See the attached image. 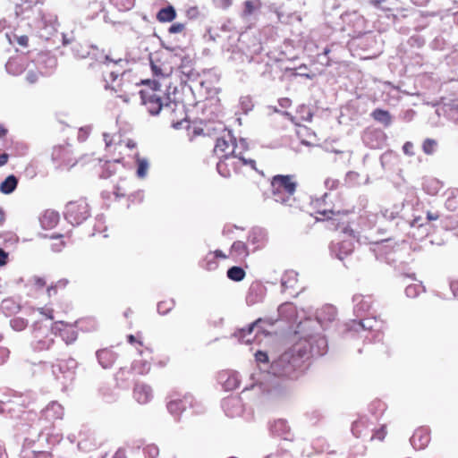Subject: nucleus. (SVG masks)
Here are the masks:
<instances>
[{
	"label": "nucleus",
	"mask_w": 458,
	"mask_h": 458,
	"mask_svg": "<svg viewBox=\"0 0 458 458\" xmlns=\"http://www.w3.org/2000/svg\"><path fill=\"white\" fill-rule=\"evenodd\" d=\"M246 149L245 140L241 139L235 142L229 133L217 139L214 153L219 159L216 165L218 173L223 177H230L242 170L256 171L255 161L243 156Z\"/></svg>",
	"instance_id": "1"
},
{
	"label": "nucleus",
	"mask_w": 458,
	"mask_h": 458,
	"mask_svg": "<svg viewBox=\"0 0 458 458\" xmlns=\"http://www.w3.org/2000/svg\"><path fill=\"white\" fill-rule=\"evenodd\" d=\"M273 198L276 202L293 205L295 201L293 194L296 189V182L290 175H276L271 182Z\"/></svg>",
	"instance_id": "2"
},
{
	"label": "nucleus",
	"mask_w": 458,
	"mask_h": 458,
	"mask_svg": "<svg viewBox=\"0 0 458 458\" xmlns=\"http://www.w3.org/2000/svg\"><path fill=\"white\" fill-rule=\"evenodd\" d=\"M144 88L140 90L143 105L151 114H157L162 108L160 84L156 81H142Z\"/></svg>",
	"instance_id": "3"
},
{
	"label": "nucleus",
	"mask_w": 458,
	"mask_h": 458,
	"mask_svg": "<svg viewBox=\"0 0 458 458\" xmlns=\"http://www.w3.org/2000/svg\"><path fill=\"white\" fill-rule=\"evenodd\" d=\"M89 207L85 199L70 201L65 208V218L72 225H80L89 216Z\"/></svg>",
	"instance_id": "4"
},
{
	"label": "nucleus",
	"mask_w": 458,
	"mask_h": 458,
	"mask_svg": "<svg viewBox=\"0 0 458 458\" xmlns=\"http://www.w3.org/2000/svg\"><path fill=\"white\" fill-rule=\"evenodd\" d=\"M354 247V236L352 233L344 231L341 235L332 242L331 252L338 259L343 260L350 255Z\"/></svg>",
	"instance_id": "5"
},
{
	"label": "nucleus",
	"mask_w": 458,
	"mask_h": 458,
	"mask_svg": "<svg viewBox=\"0 0 458 458\" xmlns=\"http://www.w3.org/2000/svg\"><path fill=\"white\" fill-rule=\"evenodd\" d=\"M52 159L56 162L60 167L72 166L75 165L72 151L63 146L54 147L52 150Z\"/></svg>",
	"instance_id": "6"
},
{
	"label": "nucleus",
	"mask_w": 458,
	"mask_h": 458,
	"mask_svg": "<svg viewBox=\"0 0 458 458\" xmlns=\"http://www.w3.org/2000/svg\"><path fill=\"white\" fill-rule=\"evenodd\" d=\"M64 416V408L56 402L49 403L42 411L40 420L49 422L51 425L58 420H62Z\"/></svg>",
	"instance_id": "7"
},
{
	"label": "nucleus",
	"mask_w": 458,
	"mask_h": 458,
	"mask_svg": "<svg viewBox=\"0 0 458 458\" xmlns=\"http://www.w3.org/2000/svg\"><path fill=\"white\" fill-rule=\"evenodd\" d=\"M192 402L190 395L184 396L183 399H174L168 403L167 409L172 415L177 417L186 409L187 404L191 406Z\"/></svg>",
	"instance_id": "8"
},
{
	"label": "nucleus",
	"mask_w": 458,
	"mask_h": 458,
	"mask_svg": "<svg viewBox=\"0 0 458 458\" xmlns=\"http://www.w3.org/2000/svg\"><path fill=\"white\" fill-rule=\"evenodd\" d=\"M55 328L59 331L61 337L66 344H72L77 339V332L70 324L63 321L55 322Z\"/></svg>",
	"instance_id": "9"
},
{
	"label": "nucleus",
	"mask_w": 458,
	"mask_h": 458,
	"mask_svg": "<svg viewBox=\"0 0 458 458\" xmlns=\"http://www.w3.org/2000/svg\"><path fill=\"white\" fill-rule=\"evenodd\" d=\"M250 254L248 246L242 242H235L230 250V257L235 261L244 260Z\"/></svg>",
	"instance_id": "10"
},
{
	"label": "nucleus",
	"mask_w": 458,
	"mask_h": 458,
	"mask_svg": "<svg viewBox=\"0 0 458 458\" xmlns=\"http://www.w3.org/2000/svg\"><path fill=\"white\" fill-rule=\"evenodd\" d=\"M219 381L223 384L226 390H233L238 387L240 380L238 374L235 372H222L219 375Z\"/></svg>",
	"instance_id": "11"
},
{
	"label": "nucleus",
	"mask_w": 458,
	"mask_h": 458,
	"mask_svg": "<svg viewBox=\"0 0 458 458\" xmlns=\"http://www.w3.org/2000/svg\"><path fill=\"white\" fill-rule=\"evenodd\" d=\"M429 442V434L422 428L417 429L411 437V443L416 449H423Z\"/></svg>",
	"instance_id": "12"
},
{
	"label": "nucleus",
	"mask_w": 458,
	"mask_h": 458,
	"mask_svg": "<svg viewBox=\"0 0 458 458\" xmlns=\"http://www.w3.org/2000/svg\"><path fill=\"white\" fill-rule=\"evenodd\" d=\"M223 407L225 413L230 417H234L242 412L241 401L238 398H227L223 403Z\"/></svg>",
	"instance_id": "13"
},
{
	"label": "nucleus",
	"mask_w": 458,
	"mask_h": 458,
	"mask_svg": "<svg viewBox=\"0 0 458 458\" xmlns=\"http://www.w3.org/2000/svg\"><path fill=\"white\" fill-rule=\"evenodd\" d=\"M54 344V339L50 335L43 336L39 331L34 333L33 346L37 351L48 350Z\"/></svg>",
	"instance_id": "14"
},
{
	"label": "nucleus",
	"mask_w": 458,
	"mask_h": 458,
	"mask_svg": "<svg viewBox=\"0 0 458 458\" xmlns=\"http://www.w3.org/2000/svg\"><path fill=\"white\" fill-rule=\"evenodd\" d=\"M59 214L54 210H46L40 216V224L43 228L50 229L59 222Z\"/></svg>",
	"instance_id": "15"
},
{
	"label": "nucleus",
	"mask_w": 458,
	"mask_h": 458,
	"mask_svg": "<svg viewBox=\"0 0 458 458\" xmlns=\"http://www.w3.org/2000/svg\"><path fill=\"white\" fill-rule=\"evenodd\" d=\"M134 398L139 403H147L152 398V390L147 385H137L134 389Z\"/></svg>",
	"instance_id": "16"
},
{
	"label": "nucleus",
	"mask_w": 458,
	"mask_h": 458,
	"mask_svg": "<svg viewBox=\"0 0 458 458\" xmlns=\"http://www.w3.org/2000/svg\"><path fill=\"white\" fill-rule=\"evenodd\" d=\"M263 298V287L259 284H252L250 287V290L248 292L246 301L248 304L252 305L259 301H260Z\"/></svg>",
	"instance_id": "17"
},
{
	"label": "nucleus",
	"mask_w": 458,
	"mask_h": 458,
	"mask_svg": "<svg viewBox=\"0 0 458 458\" xmlns=\"http://www.w3.org/2000/svg\"><path fill=\"white\" fill-rule=\"evenodd\" d=\"M175 17L176 12L174 8L171 5L161 9L157 14V19L160 22H170L174 21Z\"/></svg>",
	"instance_id": "18"
},
{
	"label": "nucleus",
	"mask_w": 458,
	"mask_h": 458,
	"mask_svg": "<svg viewBox=\"0 0 458 458\" xmlns=\"http://www.w3.org/2000/svg\"><path fill=\"white\" fill-rule=\"evenodd\" d=\"M18 180L14 175H9L0 184V191L4 194L12 193L17 187Z\"/></svg>",
	"instance_id": "19"
},
{
	"label": "nucleus",
	"mask_w": 458,
	"mask_h": 458,
	"mask_svg": "<svg viewBox=\"0 0 458 458\" xmlns=\"http://www.w3.org/2000/svg\"><path fill=\"white\" fill-rule=\"evenodd\" d=\"M99 363L103 368H110L114 362L113 352L109 350H100L97 352Z\"/></svg>",
	"instance_id": "20"
},
{
	"label": "nucleus",
	"mask_w": 458,
	"mask_h": 458,
	"mask_svg": "<svg viewBox=\"0 0 458 458\" xmlns=\"http://www.w3.org/2000/svg\"><path fill=\"white\" fill-rule=\"evenodd\" d=\"M335 309L333 306H325L317 315L319 322L331 321L335 317Z\"/></svg>",
	"instance_id": "21"
},
{
	"label": "nucleus",
	"mask_w": 458,
	"mask_h": 458,
	"mask_svg": "<svg viewBox=\"0 0 458 458\" xmlns=\"http://www.w3.org/2000/svg\"><path fill=\"white\" fill-rule=\"evenodd\" d=\"M371 116L377 122L388 126L391 123V115L388 111L383 109H376L372 112Z\"/></svg>",
	"instance_id": "22"
},
{
	"label": "nucleus",
	"mask_w": 458,
	"mask_h": 458,
	"mask_svg": "<svg viewBox=\"0 0 458 458\" xmlns=\"http://www.w3.org/2000/svg\"><path fill=\"white\" fill-rule=\"evenodd\" d=\"M271 429L275 434L282 436L284 438H286V434L289 431V427L285 420H278L274 422V424L271 427Z\"/></svg>",
	"instance_id": "23"
},
{
	"label": "nucleus",
	"mask_w": 458,
	"mask_h": 458,
	"mask_svg": "<svg viewBox=\"0 0 458 458\" xmlns=\"http://www.w3.org/2000/svg\"><path fill=\"white\" fill-rule=\"evenodd\" d=\"M6 37L11 44H17L21 47L29 46V37L27 35H17L12 32L11 34H6Z\"/></svg>",
	"instance_id": "24"
},
{
	"label": "nucleus",
	"mask_w": 458,
	"mask_h": 458,
	"mask_svg": "<svg viewBox=\"0 0 458 458\" xmlns=\"http://www.w3.org/2000/svg\"><path fill=\"white\" fill-rule=\"evenodd\" d=\"M135 157H136V161H137V165H138V168H137V176L139 178H144L146 175H147V173H148V162L146 158H140L139 157V155L136 153L135 154Z\"/></svg>",
	"instance_id": "25"
},
{
	"label": "nucleus",
	"mask_w": 458,
	"mask_h": 458,
	"mask_svg": "<svg viewBox=\"0 0 458 458\" xmlns=\"http://www.w3.org/2000/svg\"><path fill=\"white\" fill-rule=\"evenodd\" d=\"M132 369L139 374H145L150 369V362L148 360H135Z\"/></svg>",
	"instance_id": "26"
},
{
	"label": "nucleus",
	"mask_w": 458,
	"mask_h": 458,
	"mask_svg": "<svg viewBox=\"0 0 458 458\" xmlns=\"http://www.w3.org/2000/svg\"><path fill=\"white\" fill-rule=\"evenodd\" d=\"M227 276L233 281L240 282L245 277V271L240 267H233L228 269Z\"/></svg>",
	"instance_id": "27"
},
{
	"label": "nucleus",
	"mask_w": 458,
	"mask_h": 458,
	"mask_svg": "<svg viewBox=\"0 0 458 458\" xmlns=\"http://www.w3.org/2000/svg\"><path fill=\"white\" fill-rule=\"evenodd\" d=\"M249 242H252L253 244L258 243L251 250L252 251H254L255 250L259 249L264 244L265 236L261 232H253L249 237Z\"/></svg>",
	"instance_id": "28"
},
{
	"label": "nucleus",
	"mask_w": 458,
	"mask_h": 458,
	"mask_svg": "<svg viewBox=\"0 0 458 458\" xmlns=\"http://www.w3.org/2000/svg\"><path fill=\"white\" fill-rule=\"evenodd\" d=\"M365 298L361 295H356L353 297V301L355 303V310H357L358 312L364 311L369 308V304L367 301L364 300Z\"/></svg>",
	"instance_id": "29"
},
{
	"label": "nucleus",
	"mask_w": 458,
	"mask_h": 458,
	"mask_svg": "<svg viewBox=\"0 0 458 458\" xmlns=\"http://www.w3.org/2000/svg\"><path fill=\"white\" fill-rule=\"evenodd\" d=\"M421 285L419 284H410L405 288V293L410 298H415L421 291Z\"/></svg>",
	"instance_id": "30"
},
{
	"label": "nucleus",
	"mask_w": 458,
	"mask_h": 458,
	"mask_svg": "<svg viewBox=\"0 0 458 458\" xmlns=\"http://www.w3.org/2000/svg\"><path fill=\"white\" fill-rule=\"evenodd\" d=\"M260 5L258 0L255 1H246L244 3V13L246 15H250L253 13V11L259 8Z\"/></svg>",
	"instance_id": "31"
},
{
	"label": "nucleus",
	"mask_w": 458,
	"mask_h": 458,
	"mask_svg": "<svg viewBox=\"0 0 458 458\" xmlns=\"http://www.w3.org/2000/svg\"><path fill=\"white\" fill-rule=\"evenodd\" d=\"M135 4V0H116V6L120 11H128L131 10Z\"/></svg>",
	"instance_id": "32"
},
{
	"label": "nucleus",
	"mask_w": 458,
	"mask_h": 458,
	"mask_svg": "<svg viewBox=\"0 0 458 458\" xmlns=\"http://www.w3.org/2000/svg\"><path fill=\"white\" fill-rule=\"evenodd\" d=\"M159 454V449L156 445H148L145 447V455L148 458H156Z\"/></svg>",
	"instance_id": "33"
},
{
	"label": "nucleus",
	"mask_w": 458,
	"mask_h": 458,
	"mask_svg": "<svg viewBox=\"0 0 458 458\" xmlns=\"http://www.w3.org/2000/svg\"><path fill=\"white\" fill-rule=\"evenodd\" d=\"M262 322H263V321H262L261 319H258V320H257V321H255L251 326H250V327H248V329H247V330L242 329V330L241 331V336H242V338H244V337L246 336V334H250L254 329H256V330H257V332H259V328L261 327H260V324H261Z\"/></svg>",
	"instance_id": "34"
},
{
	"label": "nucleus",
	"mask_w": 458,
	"mask_h": 458,
	"mask_svg": "<svg viewBox=\"0 0 458 458\" xmlns=\"http://www.w3.org/2000/svg\"><path fill=\"white\" fill-rule=\"evenodd\" d=\"M66 285V282L64 281H59L57 284H55V285H50L47 288V295L48 297H51L52 295H55L56 293H57V288L58 286H63L64 287Z\"/></svg>",
	"instance_id": "35"
},
{
	"label": "nucleus",
	"mask_w": 458,
	"mask_h": 458,
	"mask_svg": "<svg viewBox=\"0 0 458 458\" xmlns=\"http://www.w3.org/2000/svg\"><path fill=\"white\" fill-rule=\"evenodd\" d=\"M127 341L128 343H130L132 345H139V346H142V342H141V335L140 334H137L136 335H129L127 336Z\"/></svg>",
	"instance_id": "36"
},
{
	"label": "nucleus",
	"mask_w": 458,
	"mask_h": 458,
	"mask_svg": "<svg viewBox=\"0 0 458 458\" xmlns=\"http://www.w3.org/2000/svg\"><path fill=\"white\" fill-rule=\"evenodd\" d=\"M173 302H159L157 305V310L161 314H165L167 310H171L173 308Z\"/></svg>",
	"instance_id": "37"
},
{
	"label": "nucleus",
	"mask_w": 458,
	"mask_h": 458,
	"mask_svg": "<svg viewBox=\"0 0 458 458\" xmlns=\"http://www.w3.org/2000/svg\"><path fill=\"white\" fill-rule=\"evenodd\" d=\"M32 285L36 288V289H42L44 288L46 285H47V282L44 278L42 277H39V276H35L33 277L32 279Z\"/></svg>",
	"instance_id": "38"
},
{
	"label": "nucleus",
	"mask_w": 458,
	"mask_h": 458,
	"mask_svg": "<svg viewBox=\"0 0 458 458\" xmlns=\"http://www.w3.org/2000/svg\"><path fill=\"white\" fill-rule=\"evenodd\" d=\"M435 141L431 140H427L423 143V150L427 154H431L435 148Z\"/></svg>",
	"instance_id": "39"
},
{
	"label": "nucleus",
	"mask_w": 458,
	"mask_h": 458,
	"mask_svg": "<svg viewBox=\"0 0 458 458\" xmlns=\"http://www.w3.org/2000/svg\"><path fill=\"white\" fill-rule=\"evenodd\" d=\"M365 425L364 421L362 420H360V421H356L353 423L352 425V433L356 436V437H360L361 435V430H360V428H363Z\"/></svg>",
	"instance_id": "40"
},
{
	"label": "nucleus",
	"mask_w": 458,
	"mask_h": 458,
	"mask_svg": "<svg viewBox=\"0 0 458 458\" xmlns=\"http://www.w3.org/2000/svg\"><path fill=\"white\" fill-rule=\"evenodd\" d=\"M184 30V25L182 23H174L169 28V32L175 34L180 33Z\"/></svg>",
	"instance_id": "41"
},
{
	"label": "nucleus",
	"mask_w": 458,
	"mask_h": 458,
	"mask_svg": "<svg viewBox=\"0 0 458 458\" xmlns=\"http://www.w3.org/2000/svg\"><path fill=\"white\" fill-rule=\"evenodd\" d=\"M38 311L40 314L44 315L46 318H49V319H53L54 318V310L50 308H40L38 309Z\"/></svg>",
	"instance_id": "42"
},
{
	"label": "nucleus",
	"mask_w": 458,
	"mask_h": 458,
	"mask_svg": "<svg viewBox=\"0 0 458 458\" xmlns=\"http://www.w3.org/2000/svg\"><path fill=\"white\" fill-rule=\"evenodd\" d=\"M255 359L258 362H267L268 360L267 353L263 352H257L255 354Z\"/></svg>",
	"instance_id": "43"
},
{
	"label": "nucleus",
	"mask_w": 458,
	"mask_h": 458,
	"mask_svg": "<svg viewBox=\"0 0 458 458\" xmlns=\"http://www.w3.org/2000/svg\"><path fill=\"white\" fill-rule=\"evenodd\" d=\"M216 259H211V258H208V256L206 257V267L207 269L208 270H213L215 268H216L217 267V263L216 262L215 260Z\"/></svg>",
	"instance_id": "44"
},
{
	"label": "nucleus",
	"mask_w": 458,
	"mask_h": 458,
	"mask_svg": "<svg viewBox=\"0 0 458 458\" xmlns=\"http://www.w3.org/2000/svg\"><path fill=\"white\" fill-rule=\"evenodd\" d=\"M403 152L406 155L412 156L413 153V144L411 142H406L403 147Z\"/></svg>",
	"instance_id": "45"
},
{
	"label": "nucleus",
	"mask_w": 458,
	"mask_h": 458,
	"mask_svg": "<svg viewBox=\"0 0 458 458\" xmlns=\"http://www.w3.org/2000/svg\"><path fill=\"white\" fill-rule=\"evenodd\" d=\"M208 258H211V259H216V258H221V259H226L227 256L223 253L221 250H216L214 252H210L208 254Z\"/></svg>",
	"instance_id": "46"
},
{
	"label": "nucleus",
	"mask_w": 458,
	"mask_h": 458,
	"mask_svg": "<svg viewBox=\"0 0 458 458\" xmlns=\"http://www.w3.org/2000/svg\"><path fill=\"white\" fill-rule=\"evenodd\" d=\"M337 184H338V182L335 179L327 178L325 181L326 187L328 189H331V190L336 188Z\"/></svg>",
	"instance_id": "47"
},
{
	"label": "nucleus",
	"mask_w": 458,
	"mask_h": 458,
	"mask_svg": "<svg viewBox=\"0 0 458 458\" xmlns=\"http://www.w3.org/2000/svg\"><path fill=\"white\" fill-rule=\"evenodd\" d=\"M8 260V253L0 249V266H4Z\"/></svg>",
	"instance_id": "48"
},
{
	"label": "nucleus",
	"mask_w": 458,
	"mask_h": 458,
	"mask_svg": "<svg viewBox=\"0 0 458 458\" xmlns=\"http://www.w3.org/2000/svg\"><path fill=\"white\" fill-rule=\"evenodd\" d=\"M319 215L322 216V217H317L318 220H325V219H331L332 217L329 216L330 215H334V212L332 210H324V211H319L318 212Z\"/></svg>",
	"instance_id": "49"
},
{
	"label": "nucleus",
	"mask_w": 458,
	"mask_h": 458,
	"mask_svg": "<svg viewBox=\"0 0 458 458\" xmlns=\"http://www.w3.org/2000/svg\"><path fill=\"white\" fill-rule=\"evenodd\" d=\"M120 147L124 145L128 148H134L136 146V143L132 140H121L119 142Z\"/></svg>",
	"instance_id": "50"
},
{
	"label": "nucleus",
	"mask_w": 458,
	"mask_h": 458,
	"mask_svg": "<svg viewBox=\"0 0 458 458\" xmlns=\"http://www.w3.org/2000/svg\"><path fill=\"white\" fill-rule=\"evenodd\" d=\"M9 159V155L6 153H3L0 155V166H3L7 164Z\"/></svg>",
	"instance_id": "51"
},
{
	"label": "nucleus",
	"mask_w": 458,
	"mask_h": 458,
	"mask_svg": "<svg viewBox=\"0 0 458 458\" xmlns=\"http://www.w3.org/2000/svg\"><path fill=\"white\" fill-rule=\"evenodd\" d=\"M287 310H293V307L292 304H288V303L284 304L279 308L280 313H284V311H287Z\"/></svg>",
	"instance_id": "52"
},
{
	"label": "nucleus",
	"mask_w": 458,
	"mask_h": 458,
	"mask_svg": "<svg viewBox=\"0 0 458 458\" xmlns=\"http://www.w3.org/2000/svg\"><path fill=\"white\" fill-rule=\"evenodd\" d=\"M279 104L282 107H289L291 106V100L289 98H282L279 100Z\"/></svg>",
	"instance_id": "53"
},
{
	"label": "nucleus",
	"mask_w": 458,
	"mask_h": 458,
	"mask_svg": "<svg viewBox=\"0 0 458 458\" xmlns=\"http://www.w3.org/2000/svg\"><path fill=\"white\" fill-rule=\"evenodd\" d=\"M427 218L430 221H433V220H437L439 218V215L437 214V213H431V212H428L427 213Z\"/></svg>",
	"instance_id": "54"
},
{
	"label": "nucleus",
	"mask_w": 458,
	"mask_h": 458,
	"mask_svg": "<svg viewBox=\"0 0 458 458\" xmlns=\"http://www.w3.org/2000/svg\"><path fill=\"white\" fill-rule=\"evenodd\" d=\"M359 326L361 327L362 328H367V329L373 328V325H371L370 320H367L366 323H359Z\"/></svg>",
	"instance_id": "55"
},
{
	"label": "nucleus",
	"mask_w": 458,
	"mask_h": 458,
	"mask_svg": "<svg viewBox=\"0 0 458 458\" xmlns=\"http://www.w3.org/2000/svg\"><path fill=\"white\" fill-rule=\"evenodd\" d=\"M301 110L306 111V113H307V115L304 117V119L307 120V121H310L311 117H312V114L310 112V110L307 109L305 106H301Z\"/></svg>",
	"instance_id": "56"
},
{
	"label": "nucleus",
	"mask_w": 458,
	"mask_h": 458,
	"mask_svg": "<svg viewBox=\"0 0 458 458\" xmlns=\"http://www.w3.org/2000/svg\"><path fill=\"white\" fill-rule=\"evenodd\" d=\"M385 435H386L385 429L382 428L381 431L379 433H377L376 436H373L372 438L377 437V438L382 440V439H384Z\"/></svg>",
	"instance_id": "57"
},
{
	"label": "nucleus",
	"mask_w": 458,
	"mask_h": 458,
	"mask_svg": "<svg viewBox=\"0 0 458 458\" xmlns=\"http://www.w3.org/2000/svg\"><path fill=\"white\" fill-rule=\"evenodd\" d=\"M5 220V214L2 208H0V225L4 224Z\"/></svg>",
	"instance_id": "58"
},
{
	"label": "nucleus",
	"mask_w": 458,
	"mask_h": 458,
	"mask_svg": "<svg viewBox=\"0 0 458 458\" xmlns=\"http://www.w3.org/2000/svg\"><path fill=\"white\" fill-rule=\"evenodd\" d=\"M0 458H7L4 446L0 445Z\"/></svg>",
	"instance_id": "59"
},
{
	"label": "nucleus",
	"mask_w": 458,
	"mask_h": 458,
	"mask_svg": "<svg viewBox=\"0 0 458 458\" xmlns=\"http://www.w3.org/2000/svg\"><path fill=\"white\" fill-rule=\"evenodd\" d=\"M7 133V130L0 125V138L4 137Z\"/></svg>",
	"instance_id": "60"
},
{
	"label": "nucleus",
	"mask_w": 458,
	"mask_h": 458,
	"mask_svg": "<svg viewBox=\"0 0 458 458\" xmlns=\"http://www.w3.org/2000/svg\"><path fill=\"white\" fill-rule=\"evenodd\" d=\"M116 458H126L124 454L122 453L121 450L118 451V453H116Z\"/></svg>",
	"instance_id": "61"
},
{
	"label": "nucleus",
	"mask_w": 458,
	"mask_h": 458,
	"mask_svg": "<svg viewBox=\"0 0 458 458\" xmlns=\"http://www.w3.org/2000/svg\"><path fill=\"white\" fill-rule=\"evenodd\" d=\"M296 276H297V275H296L294 272H293V271H292V272L287 273V275H286V276H288V277H293H293H295Z\"/></svg>",
	"instance_id": "62"
},
{
	"label": "nucleus",
	"mask_w": 458,
	"mask_h": 458,
	"mask_svg": "<svg viewBox=\"0 0 458 458\" xmlns=\"http://www.w3.org/2000/svg\"><path fill=\"white\" fill-rule=\"evenodd\" d=\"M451 288L452 289L458 288V283H452L451 284Z\"/></svg>",
	"instance_id": "63"
},
{
	"label": "nucleus",
	"mask_w": 458,
	"mask_h": 458,
	"mask_svg": "<svg viewBox=\"0 0 458 458\" xmlns=\"http://www.w3.org/2000/svg\"><path fill=\"white\" fill-rule=\"evenodd\" d=\"M370 3L372 4H374V5H377L379 3V1H377V0H371Z\"/></svg>",
	"instance_id": "64"
}]
</instances>
